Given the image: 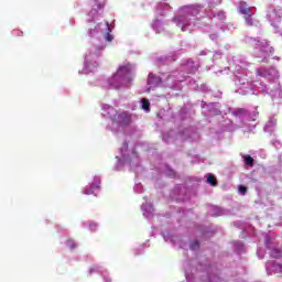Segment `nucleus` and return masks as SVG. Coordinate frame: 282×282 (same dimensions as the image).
<instances>
[{
	"label": "nucleus",
	"instance_id": "9b49d317",
	"mask_svg": "<svg viewBox=\"0 0 282 282\" xmlns=\"http://www.w3.org/2000/svg\"><path fill=\"white\" fill-rule=\"evenodd\" d=\"M257 76H260V77H262V78H265L267 76H270V74H268V73L265 72V69H263V68H258V69H257Z\"/></svg>",
	"mask_w": 282,
	"mask_h": 282
},
{
	"label": "nucleus",
	"instance_id": "20e7f679",
	"mask_svg": "<svg viewBox=\"0 0 282 282\" xmlns=\"http://www.w3.org/2000/svg\"><path fill=\"white\" fill-rule=\"evenodd\" d=\"M96 188H100V181L99 180H97L96 183H93L90 185V188H86L85 194L86 195H91V194H94V191H96Z\"/></svg>",
	"mask_w": 282,
	"mask_h": 282
},
{
	"label": "nucleus",
	"instance_id": "ddd939ff",
	"mask_svg": "<svg viewBox=\"0 0 282 282\" xmlns=\"http://www.w3.org/2000/svg\"><path fill=\"white\" fill-rule=\"evenodd\" d=\"M239 192L240 193H247L248 192V187L243 186V185H240L239 186Z\"/></svg>",
	"mask_w": 282,
	"mask_h": 282
},
{
	"label": "nucleus",
	"instance_id": "f03ea898",
	"mask_svg": "<svg viewBox=\"0 0 282 282\" xmlns=\"http://www.w3.org/2000/svg\"><path fill=\"white\" fill-rule=\"evenodd\" d=\"M113 122L120 124V127H129L133 122L131 113L123 111L121 113H116L113 117H110Z\"/></svg>",
	"mask_w": 282,
	"mask_h": 282
},
{
	"label": "nucleus",
	"instance_id": "6e6552de",
	"mask_svg": "<svg viewBox=\"0 0 282 282\" xmlns=\"http://www.w3.org/2000/svg\"><path fill=\"white\" fill-rule=\"evenodd\" d=\"M245 21H246L247 25H250V26L254 25V21L252 20L251 13L245 15Z\"/></svg>",
	"mask_w": 282,
	"mask_h": 282
},
{
	"label": "nucleus",
	"instance_id": "dca6fc26",
	"mask_svg": "<svg viewBox=\"0 0 282 282\" xmlns=\"http://www.w3.org/2000/svg\"><path fill=\"white\" fill-rule=\"evenodd\" d=\"M110 111L113 113L116 110L113 108H110Z\"/></svg>",
	"mask_w": 282,
	"mask_h": 282
},
{
	"label": "nucleus",
	"instance_id": "1a4fd4ad",
	"mask_svg": "<svg viewBox=\"0 0 282 282\" xmlns=\"http://www.w3.org/2000/svg\"><path fill=\"white\" fill-rule=\"evenodd\" d=\"M245 164H247V166H254V159L250 155L245 156Z\"/></svg>",
	"mask_w": 282,
	"mask_h": 282
},
{
	"label": "nucleus",
	"instance_id": "7ed1b4c3",
	"mask_svg": "<svg viewBox=\"0 0 282 282\" xmlns=\"http://www.w3.org/2000/svg\"><path fill=\"white\" fill-rule=\"evenodd\" d=\"M250 7H248V3L246 1H240L238 12L239 14H250Z\"/></svg>",
	"mask_w": 282,
	"mask_h": 282
},
{
	"label": "nucleus",
	"instance_id": "423d86ee",
	"mask_svg": "<svg viewBox=\"0 0 282 282\" xmlns=\"http://www.w3.org/2000/svg\"><path fill=\"white\" fill-rule=\"evenodd\" d=\"M207 184H210V186H217V177L213 174H207Z\"/></svg>",
	"mask_w": 282,
	"mask_h": 282
},
{
	"label": "nucleus",
	"instance_id": "4468645a",
	"mask_svg": "<svg viewBox=\"0 0 282 282\" xmlns=\"http://www.w3.org/2000/svg\"><path fill=\"white\" fill-rule=\"evenodd\" d=\"M68 245L70 246L72 250H74V248H76V246L74 245V242L72 240H68Z\"/></svg>",
	"mask_w": 282,
	"mask_h": 282
},
{
	"label": "nucleus",
	"instance_id": "f257e3e1",
	"mask_svg": "<svg viewBox=\"0 0 282 282\" xmlns=\"http://www.w3.org/2000/svg\"><path fill=\"white\" fill-rule=\"evenodd\" d=\"M129 74V67L121 66L117 70V73L111 77L110 85L115 87V89H120L122 87V83L124 80V76Z\"/></svg>",
	"mask_w": 282,
	"mask_h": 282
},
{
	"label": "nucleus",
	"instance_id": "9d476101",
	"mask_svg": "<svg viewBox=\"0 0 282 282\" xmlns=\"http://www.w3.org/2000/svg\"><path fill=\"white\" fill-rule=\"evenodd\" d=\"M106 25L108 28V31L111 32V30L109 29V22H107ZM109 32L106 33V37L105 39H106V41L108 43H111V41H113V35H111V33H109Z\"/></svg>",
	"mask_w": 282,
	"mask_h": 282
},
{
	"label": "nucleus",
	"instance_id": "f3484780",
	"mask_svg": "<svg viewBox=\"0 0 282 282\" xmlns=\"http://www.w3.org/2000/svg\"><path fill=\"white\" fill-rule=\"evenodd\" d=\"M174 20H175V21H180L181 19H180V18H175Z\"/></svg>",
	"mask_w": 282,
	"mask_h": 282
},
{
	"label": "nucleus",
	"instance_id": "39448f33",
	"mask_svg": "<svg viewBox=\"0 0 282 282\" xmlns=\"http://www.w3.org/2000/svg\"><path fill=\"white\" fill-rule=\"evenodd\" d=\"M200 8H202V6H199V4L192 6V7H189L188 12H191V14L193 17H197V14H199Z\"/></svg>",
	"mask_w": 282,
	"mask_h": 282
},
{
	"label": "nucleus",
	"instance_id": "f8f14e48",
	"mask_svg": "<svg viewBox=\"0 0 282 282\" xmlns=\"http://www.w3.org/2000/svg\"><path fill=\"white\" fill-rule=\"evenodd\" d=\"M197 248H199V241L192 242L191 250H197Z\"/></svg>",
	"mask_w": 282,
	"mask_h": 282
},
{
	"label": "nucleus",
	"instance_id": "0eeeda50",
	"mask_svg": "<svg viewBox=\"0 0 282 282\" xmlns=\"http://www.w3.org/2000/svg\"><path fill=\"white\" fill-rule=\"evenodd\" d=\"M141 104H142V109L144 111H149V107H151V102L149 101V99L147 98L141 99Z\"/></svg>",
	"mask_w": 282,
	"mask_h": 282
},
{
	"label": "nucleus",
	"instance_id": "2eb2a0df",
	"mask_svg": "<svg viewBox=\"0 0 282 282\" xmlns=\"http://www.w3.org/2000/svg\"><path fill=\"white\" fill-rule=\"evenodd\" d=\"M14 32H18L19 36H23V32H20V31H14Z\"/></svg>",
	"mask_w": 282,
	"mask_h": 282
}]
</instances>
